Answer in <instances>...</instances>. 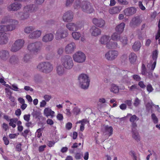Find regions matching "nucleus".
<instances>
[{
    "label": "nucleus",
    "instance_id": "nucleus-1",
    "mask_svg": "<svg viewBox=\"0 0 160 160\" xmlns=\"http://www.w3.org/2000/svg\"><path fill=\"white\" fill-rule=\"evenodd\" d=\"M78 80L81 88L84 89L88 88L90 80L88 75L84 73L80 74L78 77Z\"/></svg>",
    "mask_w": 160,
    "mask_h": 160
},
{
    "label": "nucleus",
    "instance_id": "nucleus-2",
    "mask_svg": "<svg viewBox=\"0 0 160 160\" xmlns=\"http://www.w3.org/2000/svg\"><path fill=\"white\" fill-rule=\"evenodd\" d=\"M37 68L40 71L45 73L50 72L53 69L52 64L48 62H44L39 63Z\"/></svg>",
    "mask_w": 160,
    "mask_h": 160
},
{
    "label": "nucleus",
    "instance_id": "nucleus-3",
    "mask_svg": "<svg viewBox=\"0 0 160 160\" xmlns=\"http://www.w3.org/2000/svg\"><path fill=\"white\" fill-rule=\"evenodd\" d=\"M62 65L66 69H71L73 66V63L71 57L69 55H65L61 59Z\"/></svg>",
    "mask_w": 160,
    "mask_h": 160
},
{
    "label": "nucleus",
    "instance_id": "nucleus-4",
    "mask_svg": "<svg viewBox=\"0 0 160 160\" xmlns=\"http://www.w3.org/2000/svg\"><path fill=\"white\" fill-rule=\"evenodd\" d=\"M12 24L8 25H0V32H7L11 31L14 30L16 25L18 23V22L16 20H10Z\"/></svg>",
    "mask_w": 160,
    "mask_h": 160
},
{
    "label": "nucleus",
    "instance_id": "nucleus-5",
    "mask_svg": "<svg viewBox=\"0 0 160 160\" xmlns=\"http://www.w3.org/2000/svg\"><path fill=\"white\" fill-rule=\"evenodd\" d=\"M42 45L41 42H37L29 44L28 46V49L30 52L37 54L40 52Z\"/></svg>",
    "mask_w": 160,
    "mask_h": 160
},
{
    "label": "nucleus",
    "instance_id": "nucleus-6",
    "mask_svg": "<svg viewBox=\"0 0 160 160\" xmlns=\"http://www.w3.org/2000/svg\"><path fill=\"white\" fill-rule=\"evenodd\" d=\"M158 55V52L157 50H156L153 51L152 54V58L154 62H153V61L151 60L150 61V62L151 64L150 69L151 71H150L148 73V76L149 78L150 79L152 78L153 77L152 73V71L154 70L156 67Z\"/></svg>",
    "mask_w": 160,
    "mask_h": 160
},
{
    "label": "nucleus",
    "instance_id": "nucleus-7",
    "mask_svg": "<svg viewBox=\"0 0 160 160\" xmlns=\"http://www.w3.org/2000/svg\"><path fill=\"white\" fill-rule=\"evenodd\" d=\"M68 35L67 30L61 28L56 31L55 34V38L57 40H60L67 37Z\"/></svg>",
    "mask_w": 160,
    "mask_h": 160
},
{
    "label": "nucleus",
    "instance_id": "nucleus-8",
    "mask_svg": "<svg viewBox=\"0 0 160 160\" xmlns=\"http://www.w3.org/2000/svg\"><path fill=\"white\" fill-rule=\"evenodd\" d=\"M73 58L75 62L82 63L85 61L86 57L85 54L83 52L79 51L73 55Z\"/></svg>",
    "mask_w": 160,
    "mask_h": 160
},
{
    "label": "nucleus",
    "instance_id": "nucleus-9",
    "mask_svg": "<svg viewBox=\"0 0 160 160\" xmlns=\"http://www.w3.org/2000/svg\"><path fill=\"white\" fill-rule=\"evenodd\" d=\"M24 43L23 39H19L16 40L12 45L11 51L13 52L18 51L23 47Z\"/></svg>",
    "mask_w": 160,
    "mask_h": 160
},
{
    "label": "nucleus",
    "instance_id": "nucleus-10",
    "mask_svg": "<svg viewBox=\"0 0 160 160\" xmlns=\"http://www.w3.org/2000/svg\"><path fill=\"white\" fill-rule=\"evenodd\" d=\"M81 8L83 12L88 13H92L94 10L91 3L87 1H83L82 2Z\"/></svg>",
    "mask_w": 160,
    "mask_h": 160
},
{
    "label": "nucleus",
    "instance_id": "nucleus-11",
    "mask_svg": "<svg viewBox=\"0 0 160 160\" xmlns=\"http://www.w3.org/2000/svg\"><path fill=\"white\" fill-rule=\"evenodd\" d=\"M22 7L21 3L15 2L8 4L7 6V9L9 12H16L19 10Z\"/></svg>",
    "mask_w": 160,
    "mask_h": 160
},
{
    "label": "nucleus",
    "instance_id": "nucleus-12",
    "mask_svg": "<svg viewBox=\"0 0 160 160\" xmlns=\"http://www.w3.org/2000/svg\"><path fill=\"white\" fill-rule=\"evenodd\" d=\"M118 55V52L116 50H109L105 54V58L108 61L115 60Z\"/></svg>",
    "mask_w": 160,
    "mask_h": 160
},
{
    "label": "nucleus",
    "instance_id": "nucleus-13",
    "mask_svg": "<svg viewBox=\"0 0 160 160\" xmlns=\"http://www.w3.org/2000/svg\"><path fill=\"white\" fill-rule=\"evenodd\" d=\"M142 20L140 16H137L132 18L130 22V26L132 28H135L140 26Z\"/></svg>",
    "mask_w": 160,
    "mask_h": 160
},
{
    "label": "nucleus",
    "instance_id": "nucleus-14",
    "mask_svg": "<svg viewBox=\"0 0 160 160\" xmlns=\"http://www.w3.org/2000/svg\"><path fill=\"white\" fill-rule=\"evenodd\" d=\"M102 131L104 134L109 137L112 135L113 129L112 127L108 125H103L102 128Z\"/></svg>",
    "mask_w": 160,
    "mask_h": 160
},
{
    "label": "nucleus",
    "instance_id": "nucleus-15",
    "mask_svg": "<svg viewBox=\"0 0 160 160\" xmlns=\"http://www.w3.org/2000/svg\"><path fill=\"white\" fill-rule=\"evenodd\" d=\"M73 18V12L70 11H69L64 13L63 16V21L66 22H71Z\"/></svg>",
    "mask_w": 160,
    "mask_h": 160
},
{
    "label": "nucleus",
    "instance_id": "nucleus-16",
    "mask_svg": "<svg viewBox=\"0 0 160 160\" xmlns=\"http://www.w3.org/2000/svg\"><path fill=\"white\" fill-rule=\"evenodd\" d=\"M10 56L9 52L7 50H2L0 51V59L2 60L7 61Z\"/></svg>",
    "mask_w": 160,
    "mask_h": 160
},
{
    "label": "nucleus",
    "instance_id": "nucleus-17",
    "mask_svg": "<svg viewBox=\"0 0 160 160\" xmlns=\"http://www.w3.org/2000/svg\"><path fill=\"white\" fill-rule=\"evenodd\" d=\"M38 8V6L36 5L30 4L25 6L23 10L29 14L30 13L36 12Z\"/></svg>",
    "mask_w": 160,
    "mask_h": 160
},
{
    "label": "nucleus",
    "instance_id": "nucleus-18",
    "mask_svg": "<svg viewBox=\"0 0 160 160\" xmlns=\"http://www.w3.org/2000/svg\"><path fill=\"white\" fill-rule=\"evenodd\" d=\"M92 22L96 26L100 28L103 27L105 24L104 20L102 18H94L92 19Z\"/></svg>",
    "mask_w": 160,
    "mask_h": 160
},
{
    "label": "nucleus",
    "instance_id": "nucleus-19",
    "mask_svg": "<svg viewBox=\"0 0 160 160\" xmlns=\"http://www.w3.org/2000/svg\"><path fill=\"white\" fill-rule=\"evenodd\" d=\"M17 15L18 18L21 20H24L28 19L30 16V14L28 12L23 10V12H18Z\"/></svg>",
    "mask_w": 160,
    "mask_h": 160
},
{
    "label": "nucleus",
    "instance_id": "nucleus-20",
    "mask_svg": "<svg viewBox=\"0 0 160 160\" xmlns=\"http://www.w3.org/2000/svg\"><path fill=\"white\" fill-rule=\"evenodd\" d=\"M8 60V62L13 65H17L19 62L18 57L15 55H12L11 57L10 56Z\"/></svg>",
    "mask_w": 160,
    "mask_h": 160
},
{
    "label": "nucleus",
    "instance_id": "nucleus-21",
    "mask_svg": "<svg viewBox=\"0 0 160 160\" xmlns=\"http://www.w3.org/2000/svg\"><path fill=\"white\" fill-rule=\"evenodd\" d=\"M54 38V35L52 33L45 34L42 38V40L43 42L48 43L52 41Z\"/></svg>",
    "mask_w": 160,
    "mask_h": 160
},
{
    "label": "nucleus",
    "instance_id": "nucleus-22",
    "mask_svg": "<svg viewBox=\"0 0 160 160\" xmlns=\"http://www.w3.org/2000/svg\"><path fill=\"white\" fill-rule=\"evenodd\" d=\"M75 48V43L72 42L67 45L65 49V51L68 54L71 53L73 52Z\"/></svg>",
    "mask_w": 160,
    "mask_h": 160
},
{
    "label": "nucleus",
    "instance_id": "nucleus-23",
    "mask_svg": "<svg viewBox=\"0 0 160 160\" xmlns=\"http://www.w3.org/2000/svg\"><path fill=\"white\" fill-rule=\"evenodd\" d=\"M8 39V37L6 33L0 32V45L7 43Z\"/></svg>",
    "mask_w": 160,
    "mask_h": 160
},
{
    "label": "nucleus",
    "instance_id": "nucleus-24",
    "mask_svg": "<svg viewBox=\"0 0 160 160\" xmlns=\"http://www.w3.org/2000/svg\"><path fill=\"white\" fill-rule=\"evenodd\" d=\"M91 35L94 36H97L101 34V30L95 26L92 27L90 29Z\"/></svg>",
    "mask_w": 160,
    "mask_h": 160
},
{
    "label": "nucleus",
    "instance_id": "nucleus-25",
    "mask_svg": "<svg viewBox=\"0 0 160 160\" xmlns=\"http://www.w3.org/2000/svg\"><path fill=\"white\" fill-rule=\"evenodd\" d=\"M42 34V31L39 30H36L31 33L29 37L31 39H36L39 37Z\"/></svg>",
    "mask_w": 160,
    "mask_h": 160
},
{
    "label": "nucleus",
    "instance_id": "nucleus-26",
    "mask_svg": "<svg viewBox=\"0 0 160 160\" xmlns=\"http://www.w3.org/2000/svg\"><path fill=\"white\" fill-rule=\"evenodd\" d=\"M136 11V8L133 7L128 8L124 10L125 15L127 16H130L135 14Z\"/></svg>",
    "mask_w": 160,
    "mask_h": 160
},
{
    "label": "nucleus",
    "instance_id": "nucleus-27",
    "mask_svg": "<svg viewBox=\"0 0 160 160\" xmlns=\"http://www.w3.org/2000/svg\"><path fill=\"white\" fill-rule=\"evenodd\" d=\"M66 27L69 30L71 31H76L79 28V27L77 24L72 22L66 24Z\"/></svg>",
    "mask_w": 160,
    "mask_h": 160
},
{
    "label": "nucleus",
    "instance_id": "nucleus-28",
    "mask_svg": "<svg viewBox=\"0 0 160 160\" xmlns=\"http://www.w3.org/2000/svg\"><path fill=\"white\" fill-rule=\"evenodd\" d=\"M106 47L108 49H112L117 48L119 47L116 42L109 41L107 43Z\"/></svg>",
    "mask_w": 160,
    "mask_h": 160
},
{
    "label": "nucleus",
    "instance_id": "nucleus-29",
    "mask_svg": "<svg viewBox=\"0 0 160 160\" xmlns=\"http://www.w3.org/2000/svg\"><path fill=\"white\" fill-rule=\"evenodd\" d=\"M111 40V38L109 36L104 35L99 40V42L102 44H107L108 42Z\"/></svg>",
    "mask_w": 160,
    "mask_h": 160
},
{
    "label": "nucleus",
    "instance_id": "nucleus-30",
    "mask_svg": "<svg viewBox=\"0 0 160 160\" xmlns=\"http://www.w3.org/2000/svg\"><path fill=\"white\" fill-rule=\"evenodd\" d=\"M44 113L46 117H48V116H51V118H52L54 116V112L52 111L50 108H47L44 109Z\"/></svg>",
    "mask_w": 160,
    "mask_h": 160
},
{
    "label": "nucleus",
    "instance_id": "nucleus-31",
    "mask_svg": "<svg viewBox=\"0 0 160 160\" xmlns=\"http://www.w3.org/2000/svg\"><path fill=\"white\" fill-rule=\"evenodd\" d=\"M65 69L64 67L58 66L57 67V73L59 76H62L65 73Z\"/></svg>",
    "mask_w": 160,
    "mask_h": 160
},
{
    "label": "nucleus",
    "instance_id": "nucleus-32",
    "mask_svg": "<svg viewBox=\"0 0 160 160\" xmlns=\"http://www.w3.org/2000/svg\"><path fill=\"white\" fill-rule=\"evenodd\" d=\"M121 9V8L120 7H113L109 9V12L111 14H115L119 13Z\"/></svg>",
    "mask_w": 160,
    "mask_h": 160
},
{
    "label": "nucleus",
    "instance_id": "nucleus-33",
    "mask_svg": "<svg viewBox=\"0 0 160 160\" xmlns=\"http://www.w3.org/2000/svg\"><path fill=\"white\" fill-rule=\"evenodd\" d=\"M125 24L124 22H122L117 26L116 28V30L119 33H122L125 27Z\"/></svg>",
    "mask_w": 160,
    "mask_h": 160
},
{
    "label": "nucleus",
    "instance_id": "nucleus-34",
    "mask_svg": "<svg viewBox=\"0 0 160 160\" xmlns=\"http://www.w3.org/2000/svg\"><path fill=\"white\" fill-rule=\"evenodd\" d=\"M141 47V44L139 41H137L134 43L132 48L135 51H138L139 50Z\"/></svg>",
    "mask_w": 160,
    "mask_h": 160
},
{
    "label": "nucleus",
    "instance_id": "nucleus-35",
    "mask_svg": "<svg viewBox=\"0 0 160 160\" xmlns=\"http://www.w3.org/2000/svg\"><path fill=\"white\" fill-rule=\"evenodd\" d=\"M129 59L131 63H134L135 62L137 59L136 54L133 52L131 53L129 56Z\"/></svg>",
    "mask_w": 160,
    "mask_h": 160
},
{
    "label": "nucleus",
    "instance_id": "nucleus-36",
    "mask_svg": "<svg viewBox=\"0 0 160 160\" xmlns=\"http://www.w3.org/2000/svg\"><path fill=\"white\" fill-rule=\"evenodd\" d=\"M120 33L117 32L114 33L111 36V39L113 41H118L119 40Z\"/></svg>",
    "mask_w": 160,
    "mask_h": 160
},
{
    "label": "nucleus",
    "instance_id": "nucleus-37",
    "mask_svg": "<svg viewBox=\"0 0 160 160\" xmlns=\"http://www.w3.org/2000/svg\"><path fill=\"white\" fill-rule=\"evenodd\" d=\"M132 138L137 142L140 140V137L137 131L135 132L132 131Z\"/></svg>",
    "mask_w": 160,
    "mask_h": 160
},
{
    "label": "nucleus",
    "instance_id": "nucleus-38",
    "mask_svg": "<svg viewBox=\"0 0 160 160\" xmlns=\"http://www.w3.org/2000/svg\"><path fill=\"white\" fill-rule=\"evenodd\" d=\"M35 28L33 26H30L26 27L24 29V32L25 33L29 34L31 32L34 30Z\"/></svg>",
    "mask_w": 160,
    "mask_h": 160
},
{
    "label": "nucleus",
    "instance_id": "nucleus-39",
    "mask_svg": "<svg viewBox=\"0 0 160 160\" xmlns=\"http://www.w3.org/2000/svg\"><path fill=\"white\" fill-rule=\"evenodd\" d=\"M110 90L114 93H117L119 92V88L116 85L112 84L111 85Z\"/></svg>",
    "mask_w": 160,
    "mask_h": 160
},
{
    "label": "nucleus",
    "instance_id": "nucleus-40",
    "mask_svg": "<svg viewBox=\"0 0 160 160\" xmlns=\"http://www.w3.org/2000/svg\"><path fill=\"white\" fill-rule=\"evenodd\" d=\"M119 40L124 45H126L128 43L127 38L125 36L120 37Z\"/></svg>",
    "mask_w": 160,
    "mask_h": 160
},
{
    "label": "nucleus",
    "instance_id": "nucleus-41",
    "mask_svg": "<svg viewBox=\"0 0 160 160\" xmlns=\"http://www.w3.org/2000/svg\"><path fill=\"white\" fill-rule=\"evenodd\" d=\"M73 38L75 40H78L81 36V34L78 32H74L72 33Z\"/></svg>",
    "mask_w": 160,
    "mask_h": 160
},
{
    "label": "nucleus",
    "instance_id": "nucleus-42",
    "mask_svg": "<svg viewBox=\"0 0 160 160\" xmlns=\"http://www.w3.org/2000/svg\"><path fill=\"white\" fill-rule=\"evenodd\" d=\"M10 20H14L9 19L8 17L7 16H4L2 18L1 22V23L2 24H4L7 22H10L12 23V22L10 21Z\"/></svg>",
    "mask_w": 160,
    "mask_h": 160
},
{
    "label": "nucleus",
    "instance_id": "nucleus-43",
    "mask_svg": "<svg viewBox=\"0 0 160 160\" xmlns=\"http://www.w3.org/2000/svg\"><path fill=\"white\" fill-rule=\"evenodd\" d=\"M40 114L41 113L33 109L32 113V115L33 117H35V118H37L40 116Z\"/></svg>",
    "mask_w": 160,
    "mask_h": 160
},
{
    "label": "nucleus",
    "instance_id": "nucleus-44",
    "mask_svg": "<svg viewBox=\"0 0 160 160\" xmlns=\"http://www.w3.org/2000/svg\"><path fill=\"white\" fill-rule=\"evenodd\" d=\"M131 116L129 119V121L132 122H135V121L137 120V121L139 120V118L136 115H132L131 114H130Z\"/></svg>",
    "mask_w": 160,
    "mask_h": 160
},
{
    "label": "nucleus",
    "instance_id": "nucleus-45",
    "mask_svg": "<svg viewBox=\"0 0 160 160\" xmlns=\"http://www.w3.org/2000/svg\"><path fill=\"white\" fill-rule=\"evenodd\" d=\"M80 0H76L74 4V7L75 9L79 8L81 7V5H80Z\"/></svg>",
    "mask_w": 160,
    "mask_h": 160
},
{
    "label": "nucleus",
    "instance_id": "nucleus-46",
    "mask_svg": "<svg viewBox=\"0 0 160 160\" xmlns=\"http://www.w3.org/2000/svg\"><path fill=\"white\" fill-rule=\"evenodd\" d=\"M151 118L153 123L156 124L158 123V119L154 113L151 114Z\"/></svg>",
    "mask_w": 160,
    "mask_h": 160
},
{
    "label": "nucleus",
    "instance_id": "nucleus-47",
    "mask_svg": "<svg viewBox=\"0 0 160 160\" xmlns=\"http://www.w3.org/2000/svg\"><path fill=\"white\" fill-rule=\"evenodd\" d=\"M80 109L78 107H74L72 110V113L75 115H78L80 112Z\"/></svg>",
    "mask_w": 160,
    "mask_h": 160
},
{
    "label": "nucleus",
    "instance_id": "nucleus-48",
    "mask_svg": "<svg viewBox=\"0 0 160 160\" xmlns=\"http://www.w3.org/2000/svg\"><path fill=\"white\" fill-rule=\"evenodd\" d=\"M32 58V57L29 54H26L23 58V61L25 62L29 61L30 59Z\"/></svg>",
    "mask_w": 160,
    "mask_h": 160
},
{
    "label": "nucleus",
    "instance_id": "nucleus-49",
    "mask_svg": "<svg viewBox=\"0 0 160 160\" xmlns=\"http://www.w3.org/2000/svg\"><path fill=\"white\" fill-rule=\"evenodd\" d=\"M137 127V125L136 122H132L131 124L132 131L135 132L136 131H137L136 129Z\"/></svg>",
    "mask_w": 160,
    "mask_h": 160
},
{
    "label": "nucleus",
    "instance_id": "nucleus-50",
    "mask_svg": "<svg viewBox=\"0 0 160 160\" xmlns=\"http://www.w3.org/2000/svg\"><path fill=\"white\" fill-rule=\"evenodd\" d=\"M44 128V127L43 128H40L38 129L37 130L36 133H38L37 135V137L38 138H40L41 137V136H42V133L41 132V131H42L43 130Z\"/></svg>",
    "mask_w": 160,
    "mask_h": 160
},
{
    "label": "nucleus",
    "instance_id": "nucleus-51",
    "mask_svg": "<svg viewBox=\"0 0 160 160\" xmlns=\"http://www.w3.org/2000/svg\"><path fill=\"white\" fill-rule=\"evenodd\" d=\"M140 103V100L138 98H136L133 103V105L135 107H137Z\"/></svg>",
    "mask_w": 160,
    "mask_h": 160
},
{
    "label": "nucleus",
    "instance_id": "nucleus-52",
    "mask_svg": "<svg viewBox=\"0 0 160 160\" xmlns=\"http://www.w3.org/2000/svg\"><path fill=\"white\" fill-rule=\"evenodd\" d=\"M133 79L136 81H140L141 80V78L138 75L134 74L132 76Z\"/></svg>",
    "mask_w": 160,
    "mask_h": 160
},
{
    "label": "nucleus",
    "instance_id": "nucleus-53",
    "mask_svg": "<svg viewBox=\"0 0 160 160\" xmlns=\"http://www.w3.org/2000/svg\"><path fill=\"white\" fill-rule=\"evenodd\" d=\"M42 79L41 76L39 75H37L34 77L35 80L37 82H41Z\"/></svg>",
    "mask_w": 160,
    "mask_h": 160
},
{
    "label": "nucleus",
    "instance_id": "nucleus-54",
    "mask_svg": "<svg viewBox=\"0 0 160 160\" xmlns=\"http://www.w3.org/2000/svg\"><path fill=\"white\" fill-rule=\"evenodd\" d=\"M30 114H25L23 116L24 119L26 122H28L30 121Z\"/></svg>",
    "mask_w": 160,
    "mask_h": 160
},
{
    "label": "nucleus",
    "instance_id": "nucleus-55",
    "mask_svg": "<svg viewBox=\"0 0 160 160\" xmlns=\"http://www.w3.org/2000/svg\"><path fill=\"white\" fill-rule=\"evenodd\" d=\"M118 2L122 5H127L128 2L126 0H117Z\"/></svg>",
    "mask_w": 160,
    "mask_h": 160
},
{
    "label": "nucleus",
    "instance_id": "nucleus-56",
    "mask_svg": "<svg viewBox=\"0 0 160 160\" xmlns=\"http://www.w3.org/2000/svg\"><path fill=\"white\" fill-rule=\"evenodd\" d=\"M138 89L139 87L136 84L132 85L129 88V90L131 91H133L135 89Z\"/></svg>",
    "mask_w": 160,
    "mask_h": 160
},
{
    "label": "nucleus",
    "instance_id": "nucleus-57",
    "mask_svg": "<svg viewBox=\"0 0 160 160\" xmlns=\"http://www.w3.org/2000/svg\"><path fill=\"white\" fill-rule=\"evenodd\" d=\"M30 130L29 129H26L24 130L23 132L22 133L21 135L24 137L25 138H26Z\"/></svg>",
    "mask_w": 160,
    "mask_h": 160
},
{
    "label": "nucleus",
    "instance_id": "nucleus-58",
    "mask_svg": "<svg viewBox=\"0 0 160 160\" xmlns=\"http://www.w3.org/2000/svg\"><path fill=\"white\" fill-rule=\"evenodd\" d=\"M22 144L20 143L18 144L16 146V150L17 151L21 152L22 151L21 148Z\"/></svg>",
    "mask_w": 160,
    "mask_h": 160
},
{
    "label": "nucleus",
    "instance_id": "nucleus-59",
    "mask_svg": "<svg viewBox=\"0 0 160 160\" xmlns=\"http://www.w3.org/2000/svg\"><path fill=\"white\" fill-rule=\"evenodd\" d=\"M147 91L149 92H151L153 91V89L151 84H148L147 86Z\"/></svg>",
    "mask_w": 160,
    "mask_h": 160
},
{
    "label": "nucleus",
    "instance_id": "nucleus-60",
    "mask_svg": "<svg viewBox=\"0 0 160 160\" xmlns=\"http://www.w3.org/2000/svg\"><path fill=\"white\" fill-rule=\"evenodd\" d=\"M131 156L133 157L134 160H137V156L134 151H131L129 152Z\"/></svg>",
    "mask_w": 160,
    "mask_h": 160
},
{
    "label": "nucleus",
    "instance_id": "nucleus-61",
    "mask_svg": "<svg viewBox=\"0 0 160 160\" xmlns=\"http://www.w3.org/2000/svg\"><path fill=\"white\" fill-rule=\"evenodd\" d=\"M51 98L52 97L50 95L46 94L44 96V98L47 102L49 101Z\"/></svg>",
    "mask_w": 160,
    "mask_h": 160
},
{
    "label": "nucleus",
    "instance_id": "nucleus-62",
    "mask_svg": "<svg viewBox=\"0 0 160 160\" xmlns=\"http://www.w3.org/2000/svg\"><path fill=\"white\" fill-rule=\"evenodd\" d=\"M12 88L11 89L15 91H18V87L17 85L15 84H13L12 85Z\"/></svg>",
    "mask_w": 160,
    "mask_h": 160
},
{
    "label": "nucleus",
    "instance_id": "nucleus-63",
    "mask_svg": "<svg viewBox=\"0 0 160 160\" xmlns=\"http://www.w3.org/2000/svg\"><path fill=\"white\" fill-rule=\"evenodd\" d=\"M138 6L139 8L142 10H145L146 9L145 7L143 6L142 2L141 1H139V2Z\"/></svg>",
    "mask_w": 160,
    "mask_h": 160
},
{
    "label": "nucleus",
    "instance_id": "nucleus-64",
    "mask_svg": "<svg viewBox=\"0 0 160 160\" xmlns=\"http://www.w3.org/2000/svg\"><path fill=\"white\" fill-rule=\"evenodd\" d=\"M46 147V145H41L40 146L38 149L39 152H41L44 150V149Z\"/></svg>",
    "mask_w": 160,
    "mask_h": 160
}]
</instances>
